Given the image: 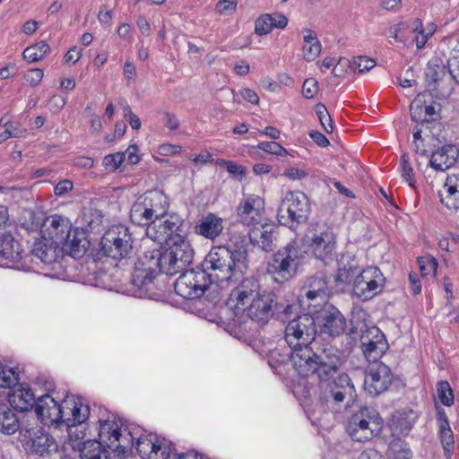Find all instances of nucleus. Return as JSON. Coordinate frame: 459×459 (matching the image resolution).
<instances>
[{"mask_svg":"<svg viewBox=\"0 0 459 459\" xmlns=\"http://www.w3.org/2000/svg\"><path fill=\"white\" fill-rule=\"evenodd\" d=\"M290 360L300 376L316 377V394L325 411H339L353 400L355 388L350 377L342 374L334 378L342 365L341 352L335 347L325 345L316 351L303 349L291 353Z\"/></svg>","mask_w":459,"mask_h":459,"instance_id":"nucleus-1","label":"nucleus"},{"mask_svg":"<svg viewBox=\"0 0 459 459\" xmlns=\"http://www.w3.org/2000/svg\"><path fill=\"white\" fill-rule=\"evenodd\" d=\"M228 306L232 310L231 320L235 325H241L247 318L264 325L277 305L273 294L263 290L255 278H246L231 291Z\"/></svg>","mask_w":459,"mask_h":459,"instance_id":"nucleus-2","label":"nucleus"},{"mask_svg":"<svg viewBox=\"0 0 459 459\" xmlns=\"http://www.w3.org/2000/svg\"><path fill=\"white\" fill-rule=\"evenodd\" d=\"M246 258L247 250L242 247L233 251L226 246L213 247L204 259V271L208 273L211 282L215 281L228 284L234 275L235 268Z\"/></svg>","mask_w":459,"mask_h":459,"instance_id":"nucleus-3","label":"nucleus"},{"mask_svg":"<svg viewBox=\"0 0 459 459\" xmlns=\"http://www.w3.org/2000/svg\"><path fill=\"white\" fill-rule=\"evenodd\" d=\"M306 254L297 242H290L273 255L267 264V272L275 281H287L297 274Z\"/></svg>","mask_w":459,"mask_h":459,"instance_id":"nucleus-4","label":"nucleus"},{"mask_svg":"<svg viewBox=\"0 0 459 459\" xmlns=\"http://www.w3.org/2000/svg\"><path fill=\"white\" fill-rule=\"evenodd\" d=\"M383 425V419L376 409L363 406L350 417L347 432L352 440L365 442L379 435Z\"/></svg>","mask_w":459,"mask_h":459,"instance_id":"nucleus-5","label":"nucleus"},{"mask_svg":"<svg viewBox=\"0 0 459 459\" xmlns=\"http://www.w3.org/2000/svg\"><path fill=\"white\" fill-rule=\"evenodd\" d=\"M23 218L24 221L22 222L23 228L29 231L40 229L42 238H47L58 247L65 241L72 229L68 219L57 214L48 217L42 222L41 219L37 217L33 212L27 211L24 212Z\"/></svg>","mask_w":459,"mask_h":459,"instance_id":"nucleus-6","label":"nucleus"},{"mask_svg":"<svg viewBox=\"0 0 459 459\" xmlns=\"http://www.w3.org/2000/svg\"><path fill=\"white\" fill-rule=\"evenodd\" d=\"M162 273L175 275L192 263L194 250L183 235L173 236L161 252Z\"/></svg>","mask_w":459,"mask_h":459,"instance_id":"nucleus-7","label":"nucleus"},{"mask_svg":"<svg viewBox=\"0 0 459 459\" xmlns=\"http://www.w3.org/2000/svg\"><path fill=\"white\" fill-rule=\"evenodd\" d=\"M310 213L307 196L300 191H289L278 209V220L281 225L295 229L306 222Z\"/></svg>","mask_w":459,"mask_h":459,"instance_id":"nucleus-8","label":"nucleus"},{"mask_svg":"<svg viewBox=\"0 0 459 459\" xmlns=\"http://www.w3.org/2000/svg\"><path fill=\"white\" fill-rule=\"evenodd\" d=\"M316 334V320L308 314H303L290 321L285 328V340L296 353L303 349H312L309 345Z\"/></svg>","mask_w":459,"mask_h":459,"instance_id":"nucleus-9","label":"nucleus"},{"mask_svg":"<svg viewBox=\"0 0 459 459\" xmlns=\"http://www.w3.org/2000/svg\"><path fill=\"white\" fill-rule=\"evenodd\" d=\"M21 441L30 454L47 457L57 450L55 439L39 427L22 428Z\"/></svg>","mask_w":459,"mask_h":459,"instance_id":"nucleus-10","label":"nucleus"},{"mask_svg":"<svg viewBox=\"0 0 459 459\" xmlns=\"http://www.w3.org/2000/svg\"><path fill=\"white\" fill-rule=\"evenodd\" d=\"M161 251L153 248L145 252L135 263L132 283L139 289L152 283L158 272L162 273Z\"/></svg>","mask_w":459,"mask_h":459,"instance_id":"nucleus-11","label":"nucleus"},{"mask_svg":"<svg viewBox=\"0 0 459 459\" xmlns=\"http://www.w3.org/2000/svg\"><path fill=\"white\" fill-rule=\"evenodd\" d=\"M211 281L208 273L202 270L184 271L175 282V291L186 299L203 296Z\"/></svg>","mask_w":459,"mask_h":459,"instance_id":"nucleus-12","label":"nucleus"},{"mask_svg":"<svg viewBox=\"0 0 459 459\" xmlns=\"http://www.w3.org/2000/svg\"><path fill=\"white\" fill-rule=\"evenodd\" d=\"M90 415L89 406L83 403L82 398L74 395H66L61 402V419L60 424H65L68 428V434L72 437L73 428L82 425ZM75 438H82L83 435L79 436L75 433Z\"/></svg>","mask_w":459,"mask_h":459,"instance_id":"nucleus-13","label":"nucleus"},{"mask_svg":"<svg viewBox=\"0 0 459 459\" xmlns=\"http://www.w3.org/2000/svg\"><path fill=\"white\" fill-rule=\"evenodd\" d=\"M101 249L107 256L119 260L126 257L132 251L131 237L127 228L113 227L101 238Z\"/></svg>","mask_w":459,"mask_h":459,"instance_id":"nucleus-14","label":"nucleus"},{"mask_svg":"<svg viewBox=\"0 0 459 459\" xmlns=\"http://www.w3.org/2000/svg\"><path fill=\"white\" fill-rule=\"evenodd\" d=\"M310 313L316 314V326L319 327L321 334L329 337H338L343 334L347 328V322L343 315L333 306L326 305Z\"/></svg>","mask_w":459,"mask_h":459,"instance_id":"nucleus-15","label":"nucleus"},{"mask_svg":"<svg viewBox=\"0 0 459 459\" xmlns=\"http://www.w3.org/2000/svg\"><path fill=\"white\" fill-rule=\"evenodd\" d=\"M182 224L183 221L178 214L166 212L148 225L145 235L148 239L156 242L158 245L168 244L173 236L182 235L180 233Z\"/></svg>","mask_w":459,"mask_h":459,"instance_id":"nucleus-16","label":"nucleus"},{"mask_svg":"<svg viewBox=\"0 0 459 459\" xmlns=\"http://www.w3.org/2000/svg\"><path fill=\"white\" fill-rule=\"evenodd\" d=\"M385 281V279L377 267H368L354 279L353 293L363 300L370 299L382 290Z\"/></svg>","mask_w":459,"mask_h":459,"instance_id":"nucleus-17","label":"nucleus"},{"mask_svg":"<svg viewBox=\"0 0 459 459\" xmlns=\"http://www.w3.org/2000/svg\"><path fill=\"white\" fill-rule=\"evenodd\" d=\"M393 381V374L383 362H372L365 371L364 389L371 396L385 392Z\"/></svg>","mask_w":459,"mask_h":459,"instance_id":"nucleus-18","label":"nucleus"},{"mask_svg":"<svg viewBox=\"0 0 459 459\" xmlns=\"http://www.w3.org/2000/svg\"><path fill=\"white\" fill-rule=\"evenodd\" d=\"M329 288L323 276H312L307 279L299 295V302L308 309L316 310L326 306Z\"/></svg>","mask_w":459,"mask_h":459,"instance_id":"nucleus-19","label":"nucleus"},{"mask_svg":"<svg viewBox=\"0 0 459 459\" xmlns=\"http://www.w3.org/2000/svg\"><path fill=\"white\" fill-rule=\"evenodd\" d=\"M307 243L313 255L325 263L333 261L335 256L336 235L331 228L307 235Z\"/></svg>","mask_w":459,"mask_h":459,"instance_id":"nucleus-20","label":"nucleus"},{"mask_svg":"<svg viewBox=\"0 0 459 459\" xmlns=\"http://www.w3.org/2000/svg\"><path fill=\"white\" fill-rule=\"evenodd\" d=\"M99 442L113 452H124L130 441L122 435L120 423L115 420L100 421Z\"/></svg>","mask_w":459,"mask_h":459,"instance_id":"nucleus-21","label":"nucleus"},{"mask_svg":"<svg viewBox=\"0 0 459 459\" xmlns=\"http://www.w3.org/2000/svg\"><path fill=\"white\" fill-rule=\"evenodd\" d=\"M360 341L363 353L368 361L379 362L377 359L388 349L384 333L377 326H372L363 332Z\"/></svg>","mask_w":459,"mask_h":459,"instance_id":"nucleus-22","label":"nucleus"},{"mask_svg":"<svg viewBox=\"0 0 459 459\" xmlns=\"http://www.w3.org/2000/svg\"><path fill=\"white\" fill-rule=\"evenodd\" d=\"M264 210V200L258 195H249L238 205L237 215L241 223L255 228L262 224Z\"/></svg>","mask_w":459,"mask_h":459,"instance_id":"nucleus-23","label":"nucleus"},{"mask_svg":"<svg viewBox=\"0 0 459 459\" xmlns=\"http://www.w3.org/2000/svg\"><path fill=\"white\" fill-rule=\"evenodd\" d=\"M35 412L39 419L46 424H60L61 403L48 394L41 395L35 403Z\"/></svg>","mask_w":459,"mask_h":459,"instance_id":"nucleus-24","label":"nucleus"},{"mask_svg":"<svg viewBox=\"0 0 459 459\" xmlns=\"http://www.w3.org/2000/svg\"><path fill=\"white\" fill-rule=\"evenodd\" d=\"M458 157V148L453 144H446L432 152L429 165L435 170L445 171L455 163Z\"/></svg>","mask_w":459,"mask_h":459,"instance_id":"nucleus-25","label":"nucleus"},{"mask_svg":"<svg viewBox=\"0 0 459 459\" xmlns=\"http://www.w3.org/2000/svg\"><path fill=\"white\" fill-rule=\"evenodd\" d=\"M427 96H429L427 93L418 94L410 107L411 119L422 125L434 121L438 117L435 107L426 104Z\"/></svg>","mask_w":459,"mask_h":459,"instance_id":"nucleus-26","label":"nucleus"},{"mask_svg":"<svg viewBox=\"0 0 459 459\" xmlns=\"http://www.w3.org/2000/svg\"><path fill=\"white\" fill-rule=\"evenodd\" d=\"M20 244L10 235L0 238V264L11 267L19 262L22 256Z\"/></svg>","mask_w":459,"mask_h":459,"instance_id":"nucleus-27","label":"nucleus"},{"mask_svg":"<svg viewBox=\"0 0 459 459\" xmlns=\"http://www.w3.org/2000/svg\"><path fill=\"white\" fill-rule=\"evenodd\" d=\"M9 391L7 396L9 403L21 411H27L35 402V396L31 389L26 385H20Z\"/></svg>","mask_w":459,"mask_h":459,"instance_id":"nucleus-28","label":"nucleus"},{"mask_svg":"<svg viewBox=\"0 0 459 459\" xmlns=\"http://www.w3.org/2000/svg\"><path fill=\"white\" fill-rule=\"evenodd\" d=\"M223 229L222 218L212 212L204 216L195 228L197 234L212 240L220 236Z\"/></svg>","mask_w":459,"mask_h":459,"instance_id":"nucleus-29","label":"nucleus"},{"mask_svg":"<svg viewBox=\"0 0 459 459\" xmlns=\"http://www.w3.org/2000/svg\"><path fill=\"white\" fill-rule=\"evenodd\" d=\"M154 220L168 212L169 202L162 191L150 190L141 195Z\"/></svg>","mask_w":459,"mask_h":459,"instance_id":"nucleus-30","label":"nucleus"},{"mask_svg":"<svg viewBox=\"0 0 459 459\" xmlns=\"http://www.w3.org/2000/svg\"><path fill=\"white\" fill-rule=\"evenodd\" d=\"M87 247L88 241L84 238V233L74 230L73 234L71 231L68 233L65 241L61 243L60 249L74 258H79L85 254Z\"/></svg>","mask_w":459,"mask_h":459,"instance_id":"nucleus-31","label":"nucleus"},{"mask_svg":"<svg viewBox=\"0 0 459 459\" xmlns=\"http://www.w3.org/2000/svg\"><path fill=\"white\" fill-rule=\"evenodd\" d=\"M60 247L56 246L47 238L36 241L31 249V255L46 264H50L56 261L59 256Z\"/></svg>","mask_w":459,"mask_h":459,"instance_id":"nucleus-32","label":"nucleus"},{"mask_svg":"<svg viewBox=\"0 0 459 459\" xmlns=\"http://www.w3.org/2000/svg\"><path fill=\"white\" fill-rule=\"evenodd\" d=\"M249 238L252 243L257 245L264 251H271L273 247V229L268 225L260 224L249 231Z\"/></svg>","mask_w":459,"mask_h":459,"instance_id":"nucleus-33","label":"nucleus"},{"mask_svg":"<svg viewBox=\"0 0 459 459\" xmlns=\"http://www.w3.org/2000/svg\"><path fill=\"white\" fill-rule=\"evenodd\" d=\"M437 425L445 456L449 459L454 449V435L445 412L437 413Z\"/></svg>","mask_w":459,"mask_h":459,"instance_id":"nucleus-34","label":"nucleus"},{"mask_svg":"<svg viewBox=\"0 0 459 459\" xmlns=\"http://www.w3.org/2000/svg\"><path fill=\"white\" fill-rule=\"evenodd\" d=\"M302 35L304 40L303 57L307 62L314 61L321 53V44L316 32L310 29H304Z\"/></svg>","mask_w":459,"mask_h":459,"instance_id":"nucleus-35","label":"nucleus"},{"mask_svg":"<svg viewBox=\"0 0 459 459\" xmlns=\"http://www.w3.org/2000/svg\"><path fill=\"white\" fill-rule=\"evenodd\" d=\"M130 220L133 223L146 226V228L154 221L141 195L136 198L131 206Z\"/></svg>","mask_w":459,"mask_h":459,"instance_id":"nucleus-36","label":"nucleus"},{"mask_svg":"<svg viewBox=\"0 0 459 459\" xmlns=\"http://www.w3.org/2000/svg\"><path fill=\"white\" fill-rule=\"evenodd\" d=\"M105 447L98 440H88L80 449V457L81 459H110L108 451Z\"/></svg>","mask_w":459,"mask_h":459,"instance_id":"nucleus-37","label":"nucleus"},{"mask_svg":"<svg viewBox=\"0 0 459 459\" xmlns=\"http://www.w3.org/2000/svg\"><path fill=\"white\" fill-rule=\"evenodd\" d=\"M20 429V421L17 415L10 408H0V431L3 434L12 435Z\"/></svg>","mask_w":459,"mask_h":459,"instance_id":"nucleus-38","label":"nucleus"},{"mask_svg":"<svg viewBox=\"0 0 459 459\" xmlns=\"http://www.w3.org/2000/svg\"><path fill=\"white\" fill-rule=\"evenodd\" d=\"M387 456L388 459H411L412 453L407 443L396 439L390 443Z\"/></svg>","mask_w":459,"mask_h":459,"instance_id":"nucleus-39","label":"nucleus"},{"mask_svg":"<svg viewBox=\"0 0 459 459\" xmlns=\"http://www.w3.org/2000/svg\"><path fill=\"white\" fill-rule=\"evenodd\" d=\"M159 446L160 449L156 447L151 459H185V455H178L172 445L164 438L159 441Z\"/></svg>","mask_w":459,"mask_h":459,"instance_id":"nucleus-40","label":"nucleus"},{"mask_svg":"<svg viewBox=\"0 0 459 459\" xmlns=\"http://www.w3.org/2000/svg\"><path fill=\"white\" fill-rule=\"evenodd\" d=\"M49 49V46L46 42L41 41L26 48L23 51V57L29 62H37L41 60Z\"/></svg>","mask_w":459,"mask_h":459,"instance_id":"nucleus-41","label":"nucleus"},{"mask_svg":"<svg viewBox=\"0 0 459 459\" xmlns=\"http://www.w3.org/2000/svg\"><path fill=\"white\" fill-rule=\"evenodd\" d=\"M358 266L354 261L344 264L342 262L335 276L336 281L342 283L350 282L357 273Z\"/></svg>","mask_w":459,"mask_h":459,"instance_id":"nucleus-42","label":"nucleus"},{"mask_svg":"<svg viewBox=\"0 0 459 459\" xmlns=\"http://www.w3.org/2000/svg\"><path fill=\"white\" fill-rule=\"evenodd\" d=\"M159 439L141 437L137 439L136 449L141 455H147L148 459H151V455L154 453L156 447L160 449L159 446Z\"/></svg>","mask_w":459,"mask_h":459,"instance_id":"nucleus-43","label":"nucleus"},{"mask_svg":"<svg viewBox=\"0 0 459 459\" xmlns=\"http://www.w3.org/2000/svg\"><path fill=\"white\" fill-rule=\"evenodd\" d=\"M426 75L432 82H437L446 75V67L438 59H433L428 64Z\"/></svg>","mask_w":459,"mask_h":459,"instance_id":"nucleus-44","label":"nucleus"},{"mask_svg":"<svg viewBox=\"0 0 459 459\" xmlns=\"http://www.w3.org/2000/svg\"><path fill=\"white\" fill-rule=\"evenodd\" d=\"M437 397L442 404L450 406L454 403V394L447 381H441L437 385Z\"/></svg>","mask_w":459,"mask_h":459,"instance_id":"nucleus-45","label":"nucleus"},{"mask_svg":"<svg viewBox=\"0 0 459 459\" xmlns=\"http://www.w3.org/2000/svg\"><path fill=\"white\" fill-rule=\"evenodd\" d=\"M315 110L324 130L327 134H331L333 131V126L331 116L327 111L325 106L322 103H318L317 105H316Z\"/></svg>","mask_w":459,"mask_h":459,"instance_id":"nucleus-46","label":"nucleus"},{"mask_svg":"<svg viewBox=\"0 0 459 459\" xmlns=\"http://www.w3.org/2000/svg\"><path fill=\"white\" fill-rule=\"evenodd\" d=\"M375 66L376 62L374 59L363 56L354 57L351 63V67L358 71V73L368 72Z\"/></svg>","mask_w":459,"mask_h":459,"instance_id":"nucleus-47","label":"nucleus"},{"mask_svg":"<svg viewBox=\"0 0 459 459\" xmlns=\"http://www.w3.org/2000/svg\"><path fill=\"white\" fill-rule=\"evenodd\" d=\"M18 381L17 373L12 368H4L0 364V387L12 388Z\"/></svg>","mask_w":459,"mask_h":459,"instance_id":"nucleus-48","label":"nucleus"},{"mask_svg":"<svg viewBox=\"0 0 459 459\" xmlns=\"http://www.w3.org/2000/svg\"><path fill=\"white\" fill-rule=\"evenodd\" d=\"M257 148L277 157H284L289 154L288 151L276 142H262Z\"/></svg>","mask_w":459,"mask_h":459,"instance_id":"nucleus-49","label":"nucleus"},{"mask_svg":"<svg viewBox=\"0 0 459 459\" xmlns=\"http://www.w3.org/2000/svg\"><path fill=\"white\" fill-rule=\"evenodd\" d=\"M124 161H126V154L122 152H117L114 154H108L104 157L102 164L106 169L109 171L116 170Z\"/></svg>","mask_w":459,"mask_h":459,"instance_id":"nucleus-50","label":"nucleus"},{"mask_svg":"<svg viewBox=\"0 0 459 459\" xmlns=\"http://www.w3.org/2000/svg\"><path fill=\"white\" fill-rule=\"evenodd\" d=\"M400 169L402 172V177L411 186H414L415 180L413 169L409 162V157L406 154H403L401 157Z\"/></svg>","mask_w":459,"mask_h":459,"instance_id":"nucleus-51","label":"nucleus"},{"mask_svg":"<svg viewBox=\"0 0 459 459\" xmlns=\"http://www.w3.org/2000/svg\"><path fill=\"white\" fill-rule=\"evenodd\" d=\"M273 30L271 18L269 13L260 16L255 21V32L259 35H265Z\"/></svg>","mask_w":459,"mask_h":459,"instance_id":"nucleus-52","label":"nucleus"},{"mask_svg":"<svg viewBox=\"0 0 459 459\" xmlns=\"http://www.w3.org/2000/svg\"><path fill=\"white\" fill-rule=\"evenodd\" d=\"M420 269L422 275L435 273L437 269V262L433 257H427L419 261Z\"/></svg>","mask_w":459,"mask_h":459,"instance_id":"nucleus-53","label":"nucleus"},{"mask_svg":"<svg viewBox=\"0 0 459 459\" xmlns=\"http://www.w3.org/2000/svg\"><path fill=\"white\" fill-rule=\"evenodd\" d=\"M44 76L43 70L39 68H34L27 71L24 74L25 81L31 86H37Z\"/></svg>","mask_w":459,"mask_h":459,"instance_id":"nucleus-54","label":"nucleus"},{"mask_svg":"<svg viewBox=\"0 0 459 459\" xmlns=\"http://www.w3.org/2000/svg\"><path fill=\"white\" fill-rule=\"evenodd\" d=\"M124 109V117L130 124L133 129L138 130L141 127V120L140 118L132 111L131 108L127 103H126L123 107Z\"/></svg>","mask_w":459,"mask_h":459,"instance_id":"nucleus-55","label":"nucleus"},{"mask_svg":"<svg viewBox=\"0 0 459 459\" xmlns=\"http://www.w3.org/2000/svg\"><path fill=\"white\" fill-rule=\"evenodd\" d=\"M302 92L307 99L313 98L317 92V81L314 78H308L305 80Z\"/></svg>","mask_w":459,"mask_h":459,"instance_id":"nucleus-56","label":"nucleus"},{"mask_svg":"<svg viewBox=\"0 0 459 459\" xmlns=\"http://www.w3.org/2000/svg\"><path fill=\"white\" fill-rule=\"evenodd\" d=\"M237 7V3L230 0H220L216 4V10L219 13L226 15L232 13Z\"/></svg>","mask_w":459,"mask_h":459,"instance_id":"nucleus-57","label":"nucleus"},{"mask_svg":"<svg viewBox=\"0 0 459 459\" xmlns=\"http://www.w3.org/2000/svg\"><path fill=\"white\" fill-rule=\"evenodd\" d=\"M269 17L272 22V28L284 29L288 24V18L282 13H270Z\"/></svg>","mask_w":459,"mask_h":459,"instance_id":"nucleus-58","label":"nucleus"},{"mask_svg":"<svg viewBox=\"0 0 459 459\" xmlns=\"http://www.w3.org/2000/svg\"><path fill=\"white\" fill-rule=\"evenodd\" d=\"M123 74L127 81V83L134 82L136 77V68L132 61L127 60L123 68Z\"/></svg>","mask_w":459,"mask_h":459,"instance_id":"nucleus-59","label":"nucleus"},{"mask_svg":"<svg viewBox=\"0 0 459 459\" xmlns=\"http://www.w3.org/2000/svg\"><path fill=\"white\" fill-rule=\"evenodd\" d=\"M450 76L459 83V56H454L447 62Z\"/></svg>","mask_w":459,"mask_h":459,"instance_id":"nucleus-60","label":"nucleus"},{"mask_svg":"<svg viewBox=\"0 0 459 459\" xmlns=\"http://www.w3.org/2000/svg\"><path fill=\"white\" fill-rule=\"evenodd\" d=\"M418 30H421L424 33H426V35L431 37L436 31L437 26L433 22H429L425 27H423L422 22L420 19H416L413 22V31H417Z\"/></svg>","mask_w":459,"mask_h":459,"instance_id":"nucleus-61","label":"nucleus"},{"mask_svg":"<svg viewBox=\"0 0 459 459\" xmlns=\"http://www.w3.org/2000/svg\"><path fill=\"white\" fill-rule=\"evenodd\" d=\"M228 172L232 176L236 177L238 179L241 180L246 177V169L241 165H237L231 161V163H227Z\"/></svg>","mask_w":459,"mask_h":459,"instance_id":"nucleus-62","label":"nucleus"},{"mask_svg":"<svg viewBox=\"0 0 459 459\" xmlns=\"http://www.w3.org/2000/svg\"><path fill=\"white\" fill-rule=\"evenodd\" d=\"M284 175L292 180L302 179L307 177V173L299 168H289L284 171Z\"/></svg>","mask_w":459,"mask_h":459,"instance_id":"nucleus-63","label":"nucleus"},{"mask_svg":"<svg viewBox=\"0 0 459 459\" xmlns=\"http://www.w3.org/2000/svg\"><path fill=\"white\" fill-rule=\"evenodd\" d=\"M137 147L135 145H130L126 152L122 154H126V161L129 164H136L139 162V156L137 155Z\"/></svg>","mask_w":459,"mask_h":459,"instance_id":"nucleus-64","label":"nucleus"}]
</instances>
